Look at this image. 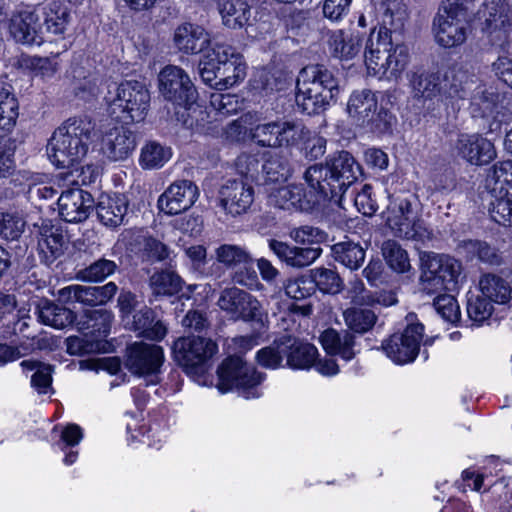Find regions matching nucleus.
Listing matches in <instances>:
<instances>
[{
	"label": "nucleus",
	"instance_id": "f257e3e1",
	"mask_svg": "<svg viewBox=\"0 0 512 512\" xmlns=\"http://www.w3.org/2000/svg\"><path fill=\"white\" fill-rule=\"evenodd\" d=\"M409 62V48L403 43H394L386 27L371 30L364 48V63L369 76L397 83Z\"/></svg>",
	"mask_w": 512,
	"mask_h": 512
},
{
	"label": "nucleus",
	"instance_id": "f03ea898",
	"mask_svg": "<svg viewBox=\"0 0 512 512\" xmlns=\"http://www.w3.org/2000/svg\"><path fill=\"white\" fill-rule=\"evenodd\" d=\"M94 128L88 116L69 118L54 132L48 143L47 155L51 163L64 170L83 163Z\"/></svg>",
	"mask_w": 512,
	"mask_h": 512
},
{
	"label": "nucleus",
	"instance_id": "7ed1b4c3",
	"mask_svg": "<svg viewBox=\"0 0 512 512\" xmlns=\"http://www.w3.org/2000/svg\"><path fill=\"white\" fill-rule=\"evenodd\" d=\"M361 174V167L347 151L333 156L325 165L315 164L304 173V180L315 196L325 199L342 195Z\"/></svg>",
	"mask_w": 512,
	"mask_h": 512
},
{
	"label": "nucleus",
	"instance_id": "20e7f679",
	"mask_svg": "<svg viewBox=\"0 0 512 512\" xmlns=\"http://www.w3.org/2000/svg\"><path fill=\"white\" fill-rule=\"evenodd\" d=\"M296 89L298 108L308 115H317L324 112L337 96L339 83L325 66L309 65L299 72Z\"/></svg>",
	"mask_w": 512,
	"mask_h": 512
},
{
	"label": "nucleus",
	"instance_id": "39448f33",
	"mask_svg": "<svg viewBox=\"0 0 512 512\" xmlns=\"http://www.w3.org/2000/svg\"><path fill=\"white\" fill-rule=\"evenodd\" d=\"M247 65L243 56L224 44H216L204 52L199 62L203 82L217 90L231 88L244 80Z\"/></svg>",
	"mask_w": 512,
	"mask_h": 512
},
{
	"label": "nucleus",
	"instance_id": "423d86ee",
	"mask_svg": "<svg viewBox=\"0 0 512 512\" xmlns=\"http://www.w3.org/2000/svg\"><path fill=\"white\" fill-rule=\"evenodd\" d=\"M472 0H445L433 21L435 41L444 48L462 45L469 32Z\"/></svg>",
	"mask_w": 512,
	"mask_h": 512
},
{
	"label": "nucleus",
	"instance_id": "0eeeda50",
	"mask_svg": "<svg viewBox=\"0 0 512 512\" xmlns=\"http://www.w3.org/2000/svg\"><path fill=\"white\" fill-rule=\"evenodd\" d=\"M150 107V92L143 82L126 80L121 82L115 96L108 100L110 116L125 125L145 120Z\"/></svg>",
	"mask_w": 512,
	"mask_h": 512
},
{
	"label": "nucleus",
	"instance_id": "6e6552de",
	"mask_svg": "<svg viewBox=\"0 0 512 512\" xmlns=\"http://www.w3.org/2000/svg\"><path fill=\"white\" fill-rule=\"evenodd\" d=\"M460 89L453 84L454 92L462 99L470 95L471 114L487 121L488 132L500 129V94L492 86L478 83L477 79L459 74Z\"/></svg>",
	"mask_w": 512,
	"mask_h": 512
},
{
	"label": "nucleus",
	"instance_id": "1a4fd4ad",
	"mask_svg": "<svg viewBox=\"0 0 512 512\" xmlns=\"http://www.w3.org/2000/svg\"><path fill=\"white\" fill-rule=\"evenodd\" d=\"M217 388L221 393L236 390L245 399H255L261 396L259 385L264 375L247 365L241 357L225 359L217 370Z\"/></svg>",
	"mask_w": 512,
	"mask_h": 512
},
{
	"label": "nucleus",
	"instance_id": "9d476101",
	"mask_svg": "<svg viewBox=\"0 0 512 512\" xmlns=\"http://www.w3.org/2000/svg\"><path fill=\"white\" fill-rule=\"evenodd\" d=\"M385 221L394 234L406 239L422 236L420 201L414 194L401 193L389 196Z\"/></svg>",
	"mask_w": 512,
	"mask_h": 512
},
{
	"label": "nucleus",
	"instance_id": "9b49d317",
	"mask_svg": "<svg viewBox=\"0 0 512 512\" xmlns=\"http://www.w3.org/2000/svg\"><path fill=\"white\" fill-rule=\"evenodd\" d=\"M421 287L427 294L455 290L461 274V263L452 257L434 253L421 256Z\"/></svg>",
	"mask_w": 512,
	"mask_h": 512
},
{
	"label": "nucleus",
	"instance_id": "f8f14e48",
	"mask_svg": "<svg viewBox=\"0 0 512 512\" xmlns=\"http://www.w3.org/2000/svg\"><path fill=\"white\" fill-rule=\"evenodd\" d=\"M486 185L495 197L489 209L501 225H512V160L499 161L489 170Z\"/></svg>",
	"mask_w": 512,
	"mask_h": 512
},
{
	"label": "nucleus",
	"instance_id": "ddd939ff",
	"mask_svg": "<svg viewBox=\"0 0 512 512\" xmlns=\"http://www.w3.org/2000/svg\"><path fill=\"white\" fill-rule=\"evenodd\" d=\"M158 86L161 95L175 105L196 112L193 104L197 97L194 84L188 73L176 65H167L158 75Z\"/></svg>",
	"mask_w": 512,
	"mask_h": 512
},
{
	"label": "nucleus",
	"instance_id": "4468645a",
	"mask_svg": "<svg viewBox=\"0 0 512 512\" xmlns=\"http://www.w3.org/2000/svg\"><path fill=\"white\" fill-rule=\"evenodd\" d=\"M217 304L233 320L252 321L263 327L267 318L261 302L237 287L224 289Z\"/></svg>",
	"mask_w": 512,
	"mask_h": 512
},
{
	"label": "nucleus",
	"instance_id": "2eb2a0df",
	"mask_svg": "<svg viewBox=\"0 0 512 512\" xmlns=\"http://www.w3.org/2000/svg\"><path fill=\"white\" fill-rule=\"evenodd\" d=\"M217 344L203 337H182L172 346L174 360L187 374H195L216 354Z\"/></svg>",
	"mask_w": 512,
	"mask_h": 512
},
{
	"label": "nucleus",
	"instance_id": "dca6fc26",
	"mask_svg": "<svg viewBox=\"0 0 512 512\" xmlns=\"http://www.w3.org/2000/svg\"><path fill=\"white\" fill-rule=\"evenodd\" d=\"M414 319V315H408V324L404 331L401 334L392 335L382 344L385 354L395 364L411 363L418 355L424 326L421 323L414 322Z\"/></svg>",
	"mask_w": 512,
	"mask_h": 512
},
{
	"label": "nucleus",
	"instance_id": "f3484780",
	"mask_svg": "<svg viewBox=\"0 0 512 512\" xmlns=\"http://www.w3.org/2000/svg\"><path fill=\"white\" fill-rule=\"evenodd\" d=\"M481 30L494 46L503 47L512 34V11L506 2H491L479 12Z\"/></svg>",
	"mask_w": 512,
	"mask_h": 512
},
{
	"label": "nucleus",
	"instance_id": "a211bd4d",
	"mask_svg": "<svg viewBox=\"0 0 512 512\" xmlns=\"http://www.w3.org/2000/svg\"><path fill=\"white\" fill-rule=\"evenodd\" d=\"M164 359L162 347L155 344L135 342L127 348L126 366L133 374L156 378Z\"/></svg>",
	"mask_w": 512,
	"mask_h": 512
},
{
	"label": "nucleus",
	"instance_id": "6ab92c4d",
	"mask_svg": "<svg viewBox=\"0 0 512 512\" xmlns=\"http://www.w3.org/2000/svg\"><path fill=\"white\" fill-rule=\"evenodd\" d=\"M9 32L16 42L40 46L45 38L39 10L27 7L14 13Z\"/></svg>",
	"mask_w": 512,
	"mask_h": 512
},
{
	"label": "nucleus",
	"instance_id": "aec40b11",
	"mask_svg": "<svg viewBox=\"0 0 512 512\" xmlns=\"http://www.w3.org/2000/svg\"><path fill=\"white\" fill-rule=\"evenodd\" d=\"M199 197L198 187L189 180L172 183L159 197L160 211L176 215L191 208Z\"/></svg>",
	"mask_w": 512,
	"mask_h": 512
},
{
	"label": "nucleus",
	"instance_id": "412c9836",
	"mask_svg": "<svg viewBox=\"0 0 512 512\" xmlns=\"http://www.w3.org/2000/svg\"><path fill=\"white\" fill-rule=\"evenodd\" d=\"M455 150L460 158L475 166L487 165L497 156L494 144L478 133L459 135Z\"/></svg>",
	"mask_w": 512,
	"mask_h": 512
},
{
	"label": "nucleus",
	"instance_id": "4be33fe9",
	"mask_svg": "<svg viewBox=\"0 0 512 512\" xmlns=\"http://www.w3.org/2000/svg\"><path fill=\"white\" fill-rule=\"evenodd\" d=\"M254 201L253 187L243 180H229L219 190V204L233 217L246 213Z\"/></svg>",
	"mask_w": 512,
	"mask_h": 512
},
{
	"label": "nucleus",
	"instance_id": "5701e85b",
	"mask_svg": "<svg viewBox=\"0 0 512 512\" xmlns=\"http://www.w3.org/2000/svg\"><path fill=\"white\" fill-rule=\"evenodd\" d=\"M93 205L91 194L78 187L63 191L58 199L59 214L64 221L70 223L85 220Z\"/></svg>",
	"mask_w": 512,
	"mask_h": 512
},
{
	"label": "nucleus",
	"instance_id": "b1692460",
	"mask_svg": "<svg viewBox=\"0 0 512 512\" xmlns=\"http://www.w3.org/2000/svg\"><path fill=\"white\" fill-rule=\"evenodd\" d=\"M135 146L134 134L121 126L105 132L102 138L101 150L108 159L121 161L131 155Z\"/></svg>",
	"mask_w": 512,
	"mask_h": 512
},
{
	"label": "nucleus",
	"instance_id": "393cba45",
	"mask_svg": "<svg viewBox=\"0 0 512 512\" xmlns=\"http://www.w3.org/2000/svg\"><path fill=\"white\" fill-rule=\"evenodd\" d=\"M269 196V202L282 209L305 210L311 203L318 202L321 198L315 196L309 190V199L299 185H286L279 187L266 188Z\"/></svg>",
	"mask_w": 512,
	"mask_h": 512
},
{
	"label": "nucleus",
	"instance_id": "a878e982",
	"mask_svg": "<svg viewBox=\"0 0 512 512\" xmlns=\"http://www.w3.org/2000/svg\"><path fill=\"white\" fill-rule=\"evenodd\" d=\"M319 341L327 354L338 356L345 362L351 361L357 354L355 337L349 331L339 332L328 328L320 334Z\"/></svg>",
	"mask_w": 512,
	"mask_h": 512
},
{
	"label": "nucleus",
	"instance_id": "bb28decb",
	"mask_svg": "<svg viewBox=\"0 0 512 512\" xmlns=\"http://www.w3.org/2000/svg\"><path fill=\"white\" fill-rule=\"evenodd\" d=\"M269 248L280 260L295 268L311 265L322 253L319 247L301 248L274 239L269 240Z\"/></svg>",
	"mask_w": 512,
	"mask_h": 512
},
{
	"label": "nucleus",
	"instance_id": "cd10ccee",
	"mask_svg": "<svg viewBox=\"0 0 512 512\" xmlns=\"http://www.w3.org/2000/svg\"><path fill=\"white\" fill-rule=\"evenodd\" d=\"M67 241L61 228L45 224L41 227L37 250L40 259L47 265L63 255Z\"/></svg>",
	"mask_w": 512,
	"mask_h": 512
},
{
	"label": "nucleus",
	"instance_id": "c85d7f7f",
	"mask_svg": "<svg viewBox=\"0 0 512 512\" xmlns=\"http://www.w3.org/2000/svg\"><path fill=\"white\" fill-rule=\"evenodd\" d=\"M349 116L359 125L371 122L378 112L377 94L368 89L354 91L347 104Z\"/></svg>",
	"mask_w": 512,
	"mask_h": 512
},
{
	"label": "nucleus",
	"instance_id": "c756f323",
	"mask_svg": "<svg viewBox=\"0 0 512 512\" xmlns=\"http://www.w3.org/2000/svg\"><path fill=\"white\" fill-rule=\"evenodd\" d=\"M175 47L185 54H196L210 43L209 35L205 29L197 24L183 23L174 31Z\"/></svg>",
	"mask_w": 512,
	"mask_h": 512
},
{
	"label": "nucleus",
	"instance_id": "7c9ffc66",
	"mask_svg": "<svg viewBox=\"0 0 512 512\" xmlns=\"http://www.w3.org/2000/svg\"><path fill=\"white\" fill-rule=\"evenodd\" d=\"M125 325L138 332L139 336L154 341H161L167 334V327L161 321H155V315L151 308L142 307L129 319H126Z\"/></svg>",
	"mask_w": 512,
	"mask_h": 512
},
{
	"label": "nucleus",
	"instance_id": "2f4dec72",
	"mask_svg": "<svg viewBox=\"0 0 512 512\" xmlns=\"http://www.w3.org/2000/svg\"><path fill=\"white\" fill-rule=\"evenodd\" d=\"M327 45L335 58L350 60L360 53L362 39L358 32L338 29L329 32Z\"/></svg>",
	"mask_w": 512,
	"mask_h": 512
},
{
	"label": "nucleus",
	"instance_id": "473e14b6",
	"mask_svg": "<svg viewBox=\"0 0 512 512\" xmlns=\"http://www.w3.org/2000/svg\"><path fill=\"white\" fill-rule=\"evenodd\" d=\"M42 28L44 34L53 35L57 38H64L71 21V13L66 5L53 1L41 9Z\"/></svg>",
	"mask_w": 512,
	"mask_h": 512
},
{
	"label": "nucleus",
	"instance_id": "72a5a7b5",
	"mask_svg": "<svg viewBox=\"0 0 512 512\" xmlns=\"http://www.w3.org/2000/svg\"><path fill=\"white\" fill-rule=\"evenodd\" d=\"M74 95L83 101H90L100 93L101 78L83 66H72L68 72Z\"/></svg>",
	"mask_w": 512,
	"mask_h": 512
},
{
	"label": "nucleus",
	"instance_id": "f704fd0d",
	"mask_svg": "<svg viewBox=\"0 0 512 512\" xmlns=\"http://www.w3.org/2000/svg\"><path fill=\"white\" fill-rule=\"evenodd\" d=\"M127 206L122 194L101 195L96 207L98 218L105 226L116 227L123 222Z\"/></svg>",
	"mask_w": 512,
	"mask_h": 512
},
{
	"label": "nucleus",
	"instance_id": "c9c22d12",
	"mask_svg": "<svg viewBox=\"0 0 512 512\" xmlns=\"http://www.w3.org/2000/svg\"><path fill=\"white\" fill-rule=\"evenodd\" d=\"M414 98L430 100L440 93V78L437 73L417 68L407 75Z\"/></svg>",
	"mask_w": 512,
	"mask_h": 512
},
{
	"label": "nucleus",
	"instance_id": "e433bc0d",
	"mask_svg": "<svg viewBox=\"0 0 512 512\" xmlns=\"http://www.w3.org/2000/svg\"><path fill=\"white\" fill-rule=\"evenodd\" d=\"M480 293L495 305H506L512 300V287L503 277L493 274H483L479 279Z\"/></svg>",
	"mask_w": 512,
	"mask_h": 512
},
{
	"label": "nucleus",
	"instance_id": "4c0bfd02",
	"mask_svg": "<svg viewBox=\"0 0 512 512\" xmlns=\"http://www.w3.org/2000/svg\"><path fill=\"white\" fill-rule=\"evenodd\" d=\"M85 317V321L78 322V329L84 332L86 338L90 337L102 345L101 340L110 332L113 315L107 310H89Z\"/></svg>",
	"mask_w": 512,
	"mask_h": 512
},
{
	"label": "nucleus",
	"instance_id": "58836bf2",
	"mask_svg": "<svg viewBox=\"0 0 512 512\" xmlns=\"http://www.w3.org/2000/svg\"><path fill=\"white\" fill-rule=\"evenodd\" d=\"M287 342L290 344L286 353L287 366L295 370H308L318 357L317 348L291 336H287Z\"/></svg>",
	"mask_w": 512,
	"mask_h": 512
},
{
	"label": "nucleus",
	"instance_id": "ea45409f",
	"mask_svg": "<svg viewBox=\"0 0 512 512\" xmlns=\"http://www.w3.org/2000/svg\"><path fill=\"white\" fill-rule=\"evenodd\" d=\"M171 147L158 141H147L140 150L139 165L144 170L162 168L171 158Z\"/></svg>",
	"mask_w": 512,
	"mask_h": 512
},
{
	"label": "nucleus",
	"instance_id": "a19ab883",
	"mask_svg": "<svg viewBox=\"0 0 512 512\" xmlns=\"http://www.w3.org/2000/svg\"><path fill=\"white\" fill-rule=\"evenodd\" d=\"M38 318L45 325L64 329L74 322L75 315L68 308L44 300L38 305Z\"/></svg>",
	"mask_w": 512,
	"mask_h": 512
},
{
	"label": "nucleus",
	"instance_id": "79ce46f5",
	"mask_svg": "<svg viewBox=\"0 0 512 512\" xmlns=\"http://www.w3.org/2000/svg\"><path fill=\"white\" fill-rule=\"evenodd\" d=\"M19 116V103L10 88L0 86V136L9 134Z\"/></svg>",
	"mask_w": 512,
	"mask_h": 512
},
{
	"label": "nucleus",
	"instance_id": "37998d69",
	"mask_svg": "<svg viewBox=\"0 0 512 512\" xmlns=\"http://www.w3.org/2000/svg\"><path fill=\"white\" fill-rule=\"evenodd\" d=\"M332 256L335 261L341 263L350 270L360 268L365 259V251L358 244L347 240L334 244L331 247Z\"/></svg>",
	"mask_w": 512,
	"mask_h": 512
},
{
	"label": "nucleus",
	"instance_id": "c03bdc74",
	"mask_svg": "<svg viewBox=\"0 0 512 512\" xmlns=\"http://www.w3.org/2000/svg\"><path fill=\"white\" fill-rule=\"evenodd\" d=\"M15 304L16 300L13 295L0 296V328L22 332L27 323L20 320L26 317L29 310L19 309L15 312Z\"/></svg>",
	"mask_w": 512,
	"mask_h": 512
},
{
	"label": "nucleus",
	"instance_id": "a18cd8bd",
	"mask_svg": "<svg viewBox=\"0 0 512 512\" xmlns=\"http://www.w3.org/2000/svg\"><path fill=\"white\" fill-rule=\"evenodd\" d=\"M214 255L216 261L228 269L252 264L249 252L239 245L221 244L214 250Z\"/></svg>",
	"mask_w": 512,
	"mask_h": 512
},
{
	"label": "nucleus",
	"instance_id": "49530a36",
	"mask_svg": "<svg viewBox=\"0 0 512 512\" xmlns=\"http://www.w3.org/2000/svg\"><path fill=\"white\" fill-rule=\"evenodd\" d=\"M289 347L287 336H284L259 350L256 354L257 362L265 368L277 369L281 367L284 358H286Z\"/></svg>",
	"mask_w": 512,
	"mask_h": 512
},
{
	"label": "nucleus",
	"instance_id": "de8ad7c7",
	"mask_svg": "<svg viewBox=\"0 0 512 512\" xmlns=\"http://www.w3.org/2000/svg\"><path fill=\"white\" fill-rule=\"evenodd\" d=\"M149 285L154 295H174L181 290L182 280L172 270H161L150 277Z\"/></svg>",
	"mask_w": 512,
	"mask_h": 512
},
{
	"label": "nucleus",
	"instance_id": "09e8293b",
	"mask_svg": "<svg viewBox=\"0 0 512 512\" xmlns=\"http://www.w3.org/2000/svg\"><path fill=\"white\" fill-rule=\"evenodd\" d=\"M308 135V130L301 123L294 121H279V133L276 147H293L302 143Z\"/></svg>",
	"mask_w": 512,
	"mask_h": 512
},
{
	"label": "nucleus",
	"instance_id": "8fccbe9b",
	"mask_svg": "<svg viewBox=\"0 0 512 512\" xmlns=\"http://www.w3.org/2000/svg\"><path fill=\"white\" fill-rule=\"evenodd\" d=\"M382 254L388 266L395 272L404 273L411 267L408 253L396 241H385Z\"/></svg>",
	"mask_w": 512,
	"mask_h": 512
},
{
	"label": "nucleus",
	"instance_id": "3c124183",
	"mask_svg": "<svg viewBox=\"0 0 512 512\" xmlns=\"http://www.w3.org/2000/svg\"><path fill=\"white\" fill-rule=\"evenodd\" d=\"M83 438V431L77 424H67L61 430L59 442L60 449L65 452L63 462L65 465H72L78 458V452L74 450L67 451V448H73L78 445Z\"/></svg>",
	"mask_w": 512,
	"mask_h": 512
},
{
	"label": "nucleus",
	"instance_id": "603ef678",
	"mask_svg": "<svg viewBox=\"0 0 512 512\" xmlns=\"http://www.w3.org/2000/svg\"><path fill=\"white\" fill-rule=\"evenodd\" d=\"M265 174V185H270L286 181L291 175V168L287 159L278 155L271 156L263 165Z\"/></svg>",
	"mask_w": 512,
	"mask_h": 512
},
{
	"label": "nucleus",
	"instance_id": "864d4df0",
	"mask_svg": "<svg viewBox=\"0 0 512 512\" xmlns=\"http://www.w3.org/2000/svg\"><path fill=\"white\" fill-rule=\"evenodd\" d=\"M344 320L354 332L365 333L374 326L376 315L371 309L353 307L344 312Z\"/></svg>",
	"mask_w": 512,
	"mask_h": 512
},
{
	"label": "nucleus",
	"instance_id": "5fc2aeb1",
	"mask_svg": "<svg viewBox=\"0 0 512 512\" xmlns=\"http://www.w3.org/2000/svg\"><path fill=\"white\" fill-rule=\"evenodd\" d=\"M254 124V115L246 113L238 119L229 123L224 131L223 138L230 144H237L245 141L250 137V128Z\"/></svg>",
	"mask_w": 512,
	"mask_h": 512
},
{
	"label": "nucleus",
	"instance_id": "6e6d98bb",
	"mask_svg": "<svg viewBox=\"0 0 512 512\" xmlns=\"http://www.w3.org/2000/svg\"><path fill=\"white\" fill-rule=\"evenodd\" d=\"M116 267L114 261L102 258L79 270L77 278L87 282H100L112 275Z\"/></svg>",
	"mask_w": 512,
	"mask_h": 512
},
{
	"label": "nucleus",
	"instance_id": "4d7b16f0",
	"mask_svg": "<svg viewBox=\"0 0 512 512\" xmlns=\"http://www.w3.org/2000/svg\"><path fill=\"white\" fill-rule=\"evenodd\" d=\"M100 175V168L96 165L86 164L76 165L66 170L62 176L73 185H89L96 181Z\"/></svg>",
	"mask_w": 512,
	"mask_h": 512
},
{
	"label": "nucleus",
	"instance_id": "13d9d810",
	"mask_svg": "<svg viewBox=\"0 0 512 512\" xmlns=\"http://www.w3.org/2000/svg\"><path fill=\"white\" fill-rule=\"evenodd\" d=\"M494 305L480 293V295L473 296L468 300L467 314L475 324L482 325L492 316Z\"/></svg>",
	"mask_w": 512,
	"mask_h": 512
},
{
	"label": "nucleus",
	"instance_id": "bf43d9fd",
	"mask_svg": "<svg viewBox=\"0 0 512 512\" xmlns=\"http://www.w3.org/2000/svg\"><path fill=\"white\" fill-rule=\"evenodd\" d=\"M310 277L315 283V289L324 293H337L340 290L341 280L334 270L316 268L310 271Z\"/></svg>",
	"mask_w": 512,
	"mask_h": 512
},
{
	"label": "nucleus",
	"instance_id": "052dcab7",
	"mask_svg": "<svg viewBox=\"0 0 512 512\" xmlns=\"http://www.w3.org/2000/svg\"><path fill=\"white\" fill-rule=\"evenodd\" d=\"M279 133V121L259 124L250 128V138L264 147H276Z\"/></svg>",
	"mask_w": 512,
	"mask_h": 512
},
{
	"label": "nucleus",
	"instance_id": "680f3d73",
	"mask_svg": "<svg viewBox=\"0 0 512 512\" xmlns=\"http://www.w3.org/2000/svg\"><path fill=\"white\" fill-rule=\"evenodd\" d=\"M24 64L34 76L42 79H51L59 69L58 63L48 57H29L25 59Z\"/></svg>",
	"mask_w": 512,
	"mask_h": 512
},
{
	"label": "nucleus",
	"instance_id": "e2e57ef3",
	"mask_svg": "<svg viewBox=\"0 0 512 512\" xmlns=\"http://www.w3.org/2000/svg\"><path fill=\"white\" fill-rule=\"evenodd\" d=\"M315 291V283L309 275H301L290 279L285 285V293L290 298L301 300L309 297Z\"/></svg>",
	"mask_w": 512,
	"mask_h": 512
},
{
	"label": "nucleus",
	"instance_id": "0e129e2a",
	"mask_svg": "<svg viewBox=\"0 0 512 512\" xmlns=\"http://www.w3.org/2000/svg\"><path fill=\"white\" fill-rule=\"evenodd\" d=\"M25 222L15 213H0V236L6 240L18 239L24 231Z\"/></svg>",
	"mask_w": 512,
	"mask_h": 512
},
{
	"label": "nucleus",
	"instance_id": "69168bd1",
	"mask_svg": "<svg viewBox=\"0 0 512 512\" xmlns=\"http://www.w3.org/2000/svg\"><path fill=\"white\" fill-rule=\"evenodd\" d=\"M289 236L294 242L302 245L320 244L327 239L326 232L310 225L292 229Z\"/></svg>",
	"mask_w": 512,
	"mask_h": 512
},
{
	"label": "nucleus",
	"instance_id": "338daca9",
	"mask_svg": "<svg viewBox=\"0 0 512 512\" xmlns=\"http://www.w3.org/2000/svg\"><path fill=\"white\" fill-rule=\"evenodd\" d=\"M437 313L446 321L455 323L459 320L460 309L456 299L448 294H440L434 299Z\"/></svg>",
	"mask_w": 512,
	"mask_h": 512
},
{
	"label": "nucleus",
	"instance_id": "774afa93",
	"mask_svg": "<svg viewBox=\"0 0 512 512\" xmlns=\"http://www.w3.org/2000/svg\"><path fill=\"white\" fill-rule=\"evenodd\" d=\"M465 248L468 252L478 257V259L482 262L491 265H499L501 263L500 255L487 243L477 240H470L465 243Z\"/></svg>",
	"mask_w": 512,
	"mask_h": 512
}]
</instances>
